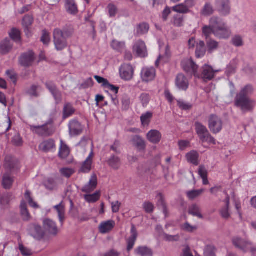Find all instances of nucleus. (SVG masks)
I'll return each instance as SVG.
<instances>
[{"label": "nucleus", "mask_w": 256, "mask_h": 256, "mask_svg": "<svg viewBox=\"0 0 256 256\" xmlns=\"http://www.w3.org/2000/svg\"><path fill=\"white\" fill-rule=\"evenodd\" d=\"M254 92V87L250 84H248L242 88L236 95L234 105L244 112L252 111L256 106V102L249 96Z\"/></svg>", "instance_id": "1"}, {"label": "nucleus", "mask_w": 256, "mask_h": 256, "mask_svg": "<svg viewBox=\"0 0 256 256\" xmlns=\"http://www.w3.org/2000/svg\"><path fill=\"white\" fill-rule=\"evenodd\" d=\"M210 23L214 28V34L220 39H227L232 34L230 28L224 22L219 20L218 18L213 16L210 18Z\"/></svg>", "instance_id": "2"}, {"label": "nucleus", "mask_w": 256, "mask_h": 256, "mask_svg": "<svg viewBox=\"0 0 256 256\" xmlns=\"http://www.w3.org/2000/svg\"><path fill=\"white\" fill-rule=\"evenodd\" d=\"M194 126L196 132L202 142H207L214 144H216L214 138L210 134L206 126L198 122H195Z\"/></svg>", "instance_id": "3"}, {"label": "nucleus", "mask_w": 256, "mask_h": 256, "mask_svg": "<svg viewBox=\"0 0 256 256\" xmlns=\"http://www.w3.org/2000/svg\"><path fill=\"white\" fill-rule=\"evenodd\" d=\"M54 43L56 48L58 50H62L67 46L66 38L64 32L60 29L56 28L54 32Z\"/></svg>", "instance_id": "4"}, {"label": "nucleus", "mask_w": 256, "mask_h": 256, "mask_svg": "<svg viewBox=\"0 0 256 256\" xmlns=\"http://www.w3.org/2000/svg\"><path fill=\"white\" fill-rule=\"evenodd\" d=\"M208 124L210 130L214 134L219 133L222 128V121L216 115L212 114L210 116Z\"/></svg>", "instance_id": "5"}, {"label": "nucleus", "mask_w": 256, "mask_h": 256, "mask_svg": "<svg viewBox=\"0 0 256 256\" xmlns=\"http://www.w3.org/2000/svg\"><path fill=\"white\" fill-rule=\"evenodd\" d=\"M232 242L236 248L244 252H246L250 251V250L253 244L250 241L243 239L238 236L234 237L232 239Z\"/></svg>", "instance_id": "6"}, {"label": "nucleus", "mask_w": 256, "mask_h": 256, "mask_svg": "<svg viewBox=\"0 0 256 256\" xmlns=\"http://www.w3.org/2000/svg\"><path fill=\"white\" fill-rule=\"evenodd\" d=\"M202 72L199 73V76L196 78H202L204 82L211 80L214 76L216 72L219 70H214L212 66L204 64L201 68Z\"/></svg>", "instance_id": "7"}, {"label": "nucleus", "mask_w": 256, "mask_h": 256, "mask_svg": "<svg viewBox=\"0 0 256 256\" xmlns=\"http://www.w3.org/2000/svg\"><path fill=\"white\" fill-rule=\"evenodd\" d=\"M119 71L120 78L124 80H130L133 77L134 70L130 64H122Z\"/></svg>", "instance_id": "8"}, {"label": "nucleus", "mask_w": 256, "mask_h": 256, "mask_svg": "<svg viewBox=\"0 0 256 256\" xmlns=\"http://www.w3.org/2000/svg\"><path fill=\"white\" fill-rule=\"evenodd\" d=\"M182 66L186 72L194 74L195 77L199 76L198 66L192 60H184L182 62Z\"/></svg>", "instance_id": "9"}, {"label": "nucleus", "mask_w": 256, "mask_h": 256, "mask_svg": "<svg viewBox=\"0 0 256 256\" xmlns=\"http://www.w3.org/2000/svg\"><path fill=\"white\" fill-rule=\"evenodd\" d=\"M140 74L142 81L148 82L154 80L155 78L156 70L153 67H145L142 69Z\"/></svg>", "instance_id": "10"}, {"label": "nucleus", "mask_w": 256, "mask_h": 256, "mask_svg": "<svg viewBox=\"0 0 256 256\" xmlns=\"http://www.w3.org/2000/svg\"><path fill=\"white\" fill-rule=\"evenodd\" d=\"M216 6L218 10L222 15L227 16L230 14V0H216Z\"/></svg>", "instance_id": "11"}, {"label": "nucleus", "mask_w": 256, "mask_h": 256, "mask_svg": "<svg viewBox=\"0 0 256 256\" xmlns=\"http://www.w3.org/2000/svg\"><path fill=\"white\" fill-rule=\"evenodd\" d=\"M34 60V53L32 51H29L22 54L19 58V62L21 66L28 67L32 64Z\"/></svg>", "instance_id": "12"}, {"label": "nucleus", "mask_w": 256, "mask_h": 256, "mask_svg": "<svg viewBox=\"0 0 256 256\" xmlns=\"http://www.w3.org/2000/svg\"><path fill=\"white\" fill-rule=\"evenodd\" d=\"M133 50L140 57L144 58L148 55L145 43L141 40H138L134 42Z\"/></svg>", "instance_id": "13"}, {"label": "nucleus", "mask_w": 256, "mask_h": 256, "mask_svg": "<svg viewBox=\"0 0 256 256\" xmlns=\"http://www.w3.org/2000/svg\"><path fill=\"white\" fill-rule=\"evenodd\" d=\"M70 134L72 136H78L82 132L81 124L76 120H72L68 124Z\"/></svg>", "instance_id": "14"}, {"label": "nucleus", "mask_w": 256, "mask_h": 256, "mask_svg": "<svg viewBox=\"0 0 256 256\" xmlns=\"http://www.w3.org/2000/svg\"><path fill=\"white\" fill-rule=\"evenodd\" d=\"M175 82L176 88L180 90L186 91L188 88V80L183 74H180L176 76Z\"/></svg>", "instance_id": "15"}, {"label": "nucleus", "mask_w": 256, "mask_h": 256, "mask_svg": "<svg viewBox=\"0 0 256 256\" xmlns=\"http://www.w3.org/2000/svg\"><path fill=\"white\" fill-rule=\"evenodd\" d=\"M29 233L36 240H40L44 236V232L42 228L36 224L30 225Z\"/></svg>", "instance_id": "16"}, {"label": "nucleus", "mask_w": 256, "mask_h": 256, "mask_svg": "<svg viewBox=\"0 0 256 256\" xmlns=\"http://www.w3.org/2000/svg\"><path fill=\"white\" fill-rule=\"evenodd\" d=\"M98 184V179L96 174H93L90 177L88 182L84 186L82 190L83 192L90 193L96 188Z\"/></svg>", "instance_id": "17"}, {"label": "nucleus", "mask_w": 256, "mask_h": 256, "mask_svg": "<svg viewBox=\"0 0 256 256\" xmlns=\"http://www.w3.org/2000/svg\"><path fill=\"white\" fill-rule=\"evenodd\" d=\"M46 86L52 94L56 102L58 103L60 102L62 100V94L57 89L55 84L52 82H48L46 83Z\"/></svg>", "instance_id": "18"}, {"label": "nucleus", "mask_w": 256, "mask_h": 256, "mask_svg": "<svg viewBox=\"0 0 256 256\" xmlns=\"http://www.w3.org/2000/svg\"><path fill=\"white\" fill-rule=\"evenodd\" d=\"M146 138L151 143L156 144L160 142L162 134L158 130H152L147 133Z\"/></svg>", "instance_id": "19"}, {"label": "nucleus", "mask_w": 256, "mask_h": 256, "mask_svg": "<svg viewBox=\"0 0 256 256\" xmlns=\"http://www.w3.org/2000/svg\"><path fill=\"white\" fill-rule=\"evenodd\" d=\"M115 226V222L112 220L103 222L98 226V230L100 234H105L110 232Z\"/></svg>", "instance_id": "20"}, {"label": "nucleus", "mask_w": 256, "mask_h": 256, "mask_svg": "<svg viewBox=\"0 0 256 256\" xmlns=\"http://www.w3.org/2000/svg\"><path fill=\"white\" fill-rule=\"evenodd\" d=\"M44 228L52 234L56 235L58 232V228L56 224L50 219L44 220Z\"/></svg>", "instance_id": "21"}, {"label": "nucleus", "mask_w": 256, "mask_h": 256, "mask_svg": "<svg viewBox=\"0 0 256 256\" xmlns=\"http://www.w3.org/2000/svg\"><path fill=\"white\" fill-rule=\"evenodd\" d=\"M224 202L225 205L220 209V213L223 218L227 220L231 216V214L230 212V200L229 196H226Z\"/></svg>", "instance_id": "22"}, {"label": "nucleus", "mask_w": 256, "mask_h": 256, "mask_svg": "<svg viewBox=\"0 0 256 256\" xmlns=\"http://www.w3.org/2000/svg\"><path fill=\"white\" fill-rule=\"evenodd\" d=\"M92 150L90 153L86 160L82 162V166L79 170L80 172L83 173H88L90 172L92 168V158L93 156Z\"/></svg>", "instance_id": "23"}, {"label": "nucleus", "mask_w": 256, "mask_h": 256, "mask_svg": "<svg viewBox=\"0 0 256 256\" xmlns=\"http://www.w3.org/2000/svg\"><path fill=\"white\" fill-rule=\"evenodd\" d=\"M131 236L127 240V250L130 251L133 248L138 237V232L134 225H132L130 230Z\"/></svg>", "instance_id": "24"}, {"label": "nucleus", "mask_w": 256, "mask_h": 256, "mask_svg": "<svg viewBox=\"0 0 256 256\" xmlns=\"http://www.w3.org/2000/svg\"><path fill=\"white\" fill-rule=\"evenodd\" d=\"M54 209L56 211L58 214V217L60 222L62 225L65 220V205L63 202H61L58 204L54 206Z\"/></svg>", "instance_id": "25"}, {"label": "nucleus", "mask_w": 256, "mask_h": 256, "mask_svg": "<svg viewBox=\"0 0 256 256\" xmlns=\"http://www.w3.org/2000/svg\"><path fill=\"white\" fill-rule=\"evenodd\" d=\"M199 156L198 152L194 150L186 154V156L187 161L195 166L199 164Z\"/></svg>", "instance_id": "26"}, {"label": "nucleus", "mask_w": 256, "mask_h": 256, "mask_svg": "<svg viewBox=\"0 0 256 256\" xmlns=\"http://www.w3.org/2000/svg\"><path fill=\"white\" fill-rule=\"evenodd\" d=\"M54 148V142L51 139L44 141L39 146L40 150L44 152L50 151Z\"/></svg>", "instance_id": "27"}, {"label": "nucleus", "mask_w": 256, "mask_h": 256, "mask_svg": "<svg viewBox=\"0 0 256 256\" xmlns=\"http://www.w3.org/2000/svg\"><path fill=\"white\" fill-rule=\"evenodd\" d=\"M132 142L138 150H142L146 148V142L141 136H134L132 140Z\"/></svg>", "instance_id": "28"}, {"label": "nucleus", "mask_w": 256, "mask_h": 256, "mask_svg": "<svg viewBox=\"0 0 256 256\" xmlns=\"http://www.w3.org/2000/svg\"><path fill=\"white\" fill-rule=\"evenodd\" d=\"M206 48L203 41L200 40L197 42L196 50V56L197 58H202L206 54Z\"/></svg>", "instance_id": "29"}, {"label": "nucleus", "mask_w": 256, "mask_h": 256, "mask_svg": "<svg viewBox=\"0 0 256 256\" xmlns=\"http://www.w3.org/2000/svg\"><path fill=\"white\" fill-rule=\"evenodd\" d=\"M12 47V44L11 41L6 38L0 44V52L2 54H6L8 52Z\"/></svg>", "instance_id": "30"}, {"label": "nucleus", "mask_w": 256, "mask_h": 256, "mask_svg": "<svg viewBox=\"0 0 256 256\" xmlns=\"http://www.w3.org/2000/svg\"><path fill=\"white\" fill-rule=\"evenodd\" d=\"M108 165L114 170H118L121 166V162L119 157L112 155L108 160Z\"/></svg>", "instance_id": "31"}, {"label": "nucleus", "mask_w": 256, "mask_h": 256, "mask_svg": "<svg viewBox=\"0 0 256 256\" xmlns=\"http://www.w3.org/2000/svg\"><path fill=\"white\" fill-rule=\"evenodd\" d=\"M76 110L70 103L65 104L63 109V117L66 118L72 116L75 112Z\"/></svg>", "instance_id": "32"}, {"label": "nucleus", "mask_w": 256, "mask_h": 256, "mask_svg": "<svg viewBox=\"0 0 256 256\" xmlns=\"http://www.w3.org/2000/svg\"><path fill=\"white\" fill-rule=\"evenodd\" d=\"M66 8L70 14H74L78 12V7L74 0H66Z\"/></svg>", "instance_id": "33"}, {"label": "nucleus", "mask_w": 256, "mask_h": 256, "mask_svg": "<svg viewBox=\"0 0 256 256\" xmlns=\"http://www.w3.org/2000/svg\"><path fill=\"white\" fill-rule=\"evenodd\" d=\"M135 253L140 256H152V252L150 248L146 246H141L135 249Z\"/></svg>", "instance_id": "34"}, {"label": "nucleus", "mask_w": 256, "mask_h": 256, "mask_svg": "<svg viewBox=\"0 0 256 256\" xmlns=\"http://www.w3.org/2000/svg\"><path fill=\"white\" fill-rule=\"evenodd\" d=\"M149 26L146 23H142L138 24L135 30V34L140 36L148 32L149 30Z\"/></svg>", "instance_id": "35"}, {"label": "nucleus", "mask_w": 256, "mask_h": 256, "mask_svg": "<svg viewBox=\"0 0 256 256\" xmlns=\"http://www.w3.org/2000/svg\"><path fill=\"white\" fill-rule=\"evenodd\" d=\"M20 214L22 219L28 221L30 220V216L28 210L27 206L24 200H22L20 205Z\"/></svg>", "instance_id": "36"}, {"label": "nucleus", "mask_w": 256, "mask_h": 256, "mask_svg": "<svg viewBox=\"0 0 256 256\" xmlns=\"http://www.w3.org/2000/svg\"><path fill=\"white\" fill-rule=\"evenodd\" d=\"M14 182L13 178L8 173L4 174L2 178V184L6 189H9L11 188Z\"/></svg>", "instance_id": "37"}, {"label": "nucleus", "mask_w": 256, "mask_h": 256, "mask_svg": "<svg viewBox=\"0 0 256 256\" xmlns=\"http://www.w3.org/2000/svg\"><path fill=\"white\" fill-rule=\"evenodd\" d=\"M206 44L208 52L210 54L216 50L219 46L218 42L212 39L206 40Z\"/></svg>", "instance_id": "38"}, {"label": "nucleus", "mask_w": 256, "mask_h": 256, "mask_svg": "<svg viewBox=\"0 0 256 256\" xmlns=\"http://www.w3.org/2000/svg\"><path fill=\"white\" fill-rule=\"evenodd\" d=\"M188 213L199 218H203V216L200 213V208L196 204H193L189 208Z\"/></svg>", "instance_id": "39"}, {"label": "nucleus", "mask_w": 256, "mask_h": 256, "mask_svg": "<svg viewBox=\"0 0 256 256\" xmlns=\"http://www.w3.org/2000/svg\"><path fill=\"white\" fill-rule=\"evenodd\" d=\"M70 152V150L68 146L61 140L60 146L59 150L60 156L62 158H65L68 156Z\"/></svg>", "instance_id": "40"}, {"label": "nucleus", "mask_w": 256, "mask_h": 256, "mask_svg": "<svg viewBox=\"0 0 256 256\" xmlns=\"http://www.w3.org/2000/svg\"><path fill=\"white\" fill-rule=\"evenodd\" d=\"M172 8V10L179 14H186L190 12V10L184 2L177 4Z\"/></svg>", "instance_id": "41"}, {"label": "nucleus", "mask_w": 256, "mask_h": 256, "mask_svg": "<svg viewBox=\"0 0 256 256\" xmlns=\"http://www.w3.org/2000/svg\"><path fill=\"white\" fill-rule=\"evenodd\" d=\"M111 46L114 50L118 52H122L125 48V42L114 40L112 42Z\"/></svg>", "instance_id": "42"}, {"label": "nucleus", "mask_w": 256, "mask_h": 256, "mask_svg": "<svg viewBox=\"0 0 256 256\" xmlns=\"http://www.w3.org/2000/svg\"><path fill=\"white\" fill-rule=\"evenodd\" d=\"M100 197V192L97 191L93 194H86L84 198L86 202L89 203H93L98 200Z\"/></svg>", "instance_id": "43"}, {"label": "nucleus", "mask_w": 256, "mask_h": 256, "mask_svg": "<svg viewBox=\"0 0 256 256\" xmlns=\"http://www.w3.org/2000/svg\"><path fill=\"white\" fill-rule=\"evenodd\" d=\"M152 116V114L149 112L142 114L140 116L142 125L144 126H148Z\"/></svg>", "instance_id": "44"}, {"label": "nucleus", "mask_w": 256, "mask_h": 256, "mask_svg": "<svg viewBox=\"0 0 256 256\" xmlns=\"http://www.w3.org/2000/svg\"><path fill=\"white\" fill-rule=\"evenodd\" d=\"M204 191V189L192 190L187 192L186 194L190 200H193L201 195Z\"/></svg>", "instance_id": "45"}, {"label": "nucleus", "mask_w": 256, "mask_h": 256, "mask_svg": "<svg viewBox=\"0 0 256 256\" xmlns=\"http://www.w3.org/2000/svg\"><path fill=\"white\" fill-rule=\"evenodd\" d=\"M213 12L214 8L212 5L210 3L207 2L204 4L202 10L201 14L203 16H207L212 14Z\"/></svg>", "instance_id": "46"}, {"label": "nucleus", "mask_w": 256, "mask_h": 256, "mask_svg": "<svg viewBox=\"0 0 256 256\" xmlns=\"http://www.w3.org/2000/svg\"><path fill=\"white\" fill-rule=\"evenodd\" d=\"M10 38L16 42H19L20 40V33L18 30L12 28L9 33Z\"/></svg>", "instance_id": "47"}, {"label": "nucleus", "mask_w": 256, "mask_h": 256, "mask_svg": "<svg viewBox=\"0 0 256 256\" xmlns=\"http://www.w3.org/2000/svg\"><path fill=\"white\" fill-rule=\"evenodd\" d=\"M214 28L212 26L210 22V26H205L202 28V33L206 40L212 34H214Z\"/></svg>", "instance_id": "48"}, {"label": "nucleus", "mask_w": 256, "mask_h": 256, "mask_svg": "<svg viewBox=\"0 0 256 256\" xmlns=\"http://www.w3.org/2000/svg\"><path fill=\"white\" fill-rule=\"evenodd\" d=\"M60 172L62 176L69 178L74 174V170L72 168H64L60 170Z\"/></svg>", "instance_id": "49"}, {"label": "nucleus", "mask_w": 256, "mask_h": 256, "mask_svg": "<svg viewBox=\"0 0 256 256\" xmlns=\"http://www.w3.org/2000/svg\"><path fill=\"white\" fill-rule=\"evenodd\" d=\"M107 10L110 18L115 17L118 12L116 6L112 4H110L108 6Z\"/></svg>", "instance_id": "50"}, {"label": "nucleus", "mask_w": 256, "mask_h": 256, "mask_svg": "<svg viewBox=\"0 0 256 256\" xmlns=\"http://www.w3.org/2000/svg\"><path fill=\"white\" fill-rule=\"evenodd\" d=\"M122 104L124 110H128L130 104V98L127 94H124L122 98Z\"/></svg>", "instance_id": "51"}, {"label": "nucleus", "mask_w": 256, "mask_h": 256, "mask_svg": "<svg viewBox=\"0 0 256 256\" xmlns=\"http://www.w3.org/2000/svg\"><path fill=\"white\" fill-rule=\"evenodd\" d=\"M181 228L186 232H192L197 230L196 226H192L188 222H186L181 226Z\"/></svg>", "instance_id": "52"}, {"label": "nucleus", "mask_w": 256, "mask_h": 256, "mask_svg": "<svg viewBox=\"0 0 256 256\" xmlns=\"http://www.w3.org/2000/svg\"><path fill=\"white\" fill-rule=\"evenodd\" d=\"M24 198H25L28 201V202L30 206L34 208H38V205L37 204L34 202L32 198L30 196V192L27 190L24 194Z\"/></svg>", "instance_id": "53"}, {"label": "nucleus", "mask_w": 256, "mask_h": 256, "mask_svg": "<svg viewBox=\"0 0 256 256\" xmlns=\"http://www.w3.org/2000/svg\"><path fill=\"white\" fill-rule=\"evenodd\" d=\"M232 44L236 46L239 47L243 45L242 38L239 35H236L232 40Z\"/></svg>", "instance_id": "54"}, {"label": "nucleus", "mask_w": 256, "mask_h": 256, "mask_svg": "<svg viewBox=\"0 0 256 256\" xmlns=\"http://www.w3.org/2000/svg\"><path fill=\"white\" fill-rule=\"evenodd\" d=\"M44 186L48 190H52L56 186V183L53 178H48L44 184Z\"/></svg>", "instance_id": "55"}, {"label": "nucleus", "mask_w": 256, "mask_h": 256, "mask_svg": "<svg viewBox=\"0 0 256 256\" xmlns=\"http://www.w3.org/2000/svg\"><path fill=\"white\" fill-rule=\"evenodd\" d=\"M38 86L36 85L32 86L26 91V93L30 96L38 97V96L37 90Z\"/></svg>", "instance_id": "56"}, {"label": "nucleus", "mask_w": 256, "mask_h": 256, "mask_svg": "<svg viewBox=\"0 0 256 256\" xmlns=\"http://www.w3.org/2000/svg\"><path fill=\"white\" fill-rule=\"evenodd\" d=\"M142 206L146 213H152L154 211V206L150 202H144L142 204Z\"/></svg>", "instance_id": "57"}, {"label": "nucleus", "mask_w": 256, "mask_h": 256, "mask_svg": "<svg viewBox=\"0 0 256 256\" xmlns=\"http://www.w3.org/2000/svg\"><path fill=\"white\" fill-rule=\"evenodd\" d=\"M4 166L8 170H11L14 167L12 160L10 156H6L4 160Z\"/></svg>", "instance_id": "58"}, {"label": "nucleus", "mask_w": 256, "mask_h": 256, "mask_svg": "<svg viewBox=\"0 0 256 256\" xmlns=\"http://www.w3.org/2000/svg\"><path fill=\"white\" fill-rule=\"evenodd\" d=\"M174 24L176 27H181L184 24V18L182 16L176 15L174 17Z\"/></svg>", "instance_id": "59"}, {"label": "nucleus", "mask_w": 256, "mask_h": 256, "mask_svg": "<svg viewBox=\"0 0 256 256\" xmlns=\"http://www.w3.org/2000/svg\"><path fill=\"white\" fill-rule=\"evenodd\" d=\"M164 240L167 242H176L180 240V236L178 234L172 236L164 234Z\"/></svg>", "instance_id": "60"}, {"label": "nucleus", "mask_w": 256, "mask_h": 256, "mask_svg": "<svg viewBox=\"0 0 256 256\" xmlns=\"http://www.w3.org/2000/svg\"><path fill=\"white\" fill-rule=\"evenodd\" d=\"M33 22V18L30 16H26L22 20V24L24 28L29 27Z\"/></svg>", "instance_id": "61"}, {"label": "nucleus", "mask_w": 256, "mask_h": 256, "mask_svg": "<svg viewBox=\"0 0 256 256\" xmlns=\"http://www.w3.org/2000/svg\"><path fill=\"white\" fill-rule=\"evenodd\" d=\"M190 142L186 140H180L178 142L179 149L180 150H185L188 147L190 146Z\"/></svg>", "instance_id": "62"}, {"label": "nucleus", "mask_w": 256, "mask_h": 256, "mask_svg": "<svg viewBox=\"0 0 256 256\" xmlns=\"http://www.w3.org/2000/svg\"><path fill=\"white\" fill-rule=\"evenodd\" d=\"M19 249L22 254L24 256H30L32 254V250L24 247L22 244H20Z\"/></svg>", "instance_id": "63"}, {"label": "nucleus", "mask_w": 256, "mask_h": 256, "mask_svg": "<svg viewBox=\"0 0 256 256\" xmlns=\"http://www.w3.org/2000/svg\"><path fill=\"white\" fill-rule=\"evenodd\" d=\"M12 142L16 146H20L22 145V140L19 134H16L13 137Z\"/></svg>", "instance_id": "64"}]
</instances>
